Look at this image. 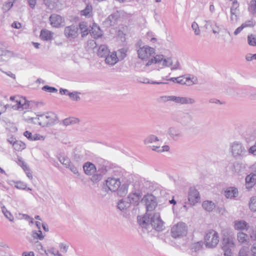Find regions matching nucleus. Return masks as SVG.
Wrapping results in <instances>:
<instances>
[{
    "instance_id": "obj_1",
    "label": "nucleus",
    "mask_w": 256,
    "mask_h": 256,
    "mask_svg": "<svg viewBox=\"0 0 256 256\" xmlns=\"http://www.w3.org/2000/svg\"><path fill=\"white\" fill-rule=\"evenodd\" d=\"M142 202L144 203L146 208V214L140 217H138L140 225L143 228H148L151 226L157 231L164 230V222L160 218L159 213H155L152 215L150 212L154 210L157 206L156 197L152 194H147L142 199Z\"/></svg>"
},
{
    "instance_id": "obj_2",
    "label": "nucleus",
    "mask_w": 256,
    "mask_h": 256,
    "mask_svg": "<svg viewBox=\"0 0 256 256\" xmlns=\"http://www.w3.org/2000/svg\"><path fill=\"white\" fill-rule=\"evenodd\" d=\"M172 118L174 121L184 127L192 125L194 122L193 114L191 112L186 110H178L174 112L172 114Z\"/></svg>"
},
{
    "instance_id": "obj_3",
    "label": "nucleus",
    "mask_w": 256,
    "mask_h": 256,
    "mask_svg": "<svg viewBox=\"0 0 256 256\" xmlns=\"http://www.w3.org/2000/svg\"><path fill=\"white\" fill-rule=\"evenodd\" d=\"M168 101H172L177 104H192L196 102L194 99L186 96H162L156 98L158 103H166Z\"/></svg>"
},
{
    "instance_id": "obj_4",
    "label": "nucleus",
    "mask_w": 256,
    "mask_h": 256,
    "mask_svg": "<svg viewBox=\"0 0 256 256\" xmlns=\"http://www.w3.org/2000/svg\"><path fill=\"white\" fill-rule=\"evenodd\" d=\"M229 152L236 160H241L246 156L247 150L240 142L234 141L230 144Z\"/></svg>"
},
{
    "instance_id": "obj_5",
    "label": "nucleus",
    "mask_w": 256,
    "mask_h": 256,
    "mask_svg": "<svg viewBox=\"0 0 256 256\" xmlns=\"http://www.w3.org/2000/svg\"><path fill=\"white\" fill-rule=\"evenodd\" d=\"M154 63L157 64L158 66L162 68L164 66L170 67L172 66L173 62L171 58H164L163 55H156L154 58L148 60L146 64V66H149Z\"/></svg>"
},
{
    "instance_id": "obj_6",
    "label": "nucleus",
    "mask_w": 256,
    "mask_h": 256,
    "mask_svg": "<svg viewBox=\"0 0 256 256\" xmlns=\"http://www.w3.org/2000/svg\"><path fill=\"white\" fill-rule=\"evenodd\" d=\"M132 186V190L127 198L130 206H137L140 200L142 198V192L139 190V186L138 184H132L130 185Z\"/></svg>"
},
{
    "instance_id": "obj_7",
    "label": "nucleus",
    "mask_w": 256,
    "mask_h": 256,
    "mask_svg": "<svg viewBox=\"0 0 256 256\" xmlns=\"http://www.w3.org/2000/svg\"><path fill=\"white\" fill-rule=\"evenodd\" d=\"M204 242L206 248H215L219 242L218 233L213 230H209L204 236Z\"/></svg>"
},
{
    "instance_id": "obj_8",
    "label": "nucleus",
    "mask_w": 256,
    "mask_h": 256,
    "mask_svg": "<svg viewBox=\"0 0 256 256\" xmlns=\"http://www.w3.org/2000/svg\"><path fill=\"white\" fill-rule=\"evenodd\" d=\"M187 228L184 222H179L173 226L171 230L172 236L174 238L183 236L186 235Z\"/></svg>"
},
{
    "instance_id": "obj_9",
    "label": "nucleus",
    "mask_w": 256,
    "mask_h": 256,
    "mask_svg": "<svg viewBox=\"0 0 256 256\" xmlns=\"http://www.w3.org/2000/svg\"><path fill=\"white\" fill-rule=\"evenodd\" d=\"M37 116H38V118H36V120H37V122L39 125L42 126H45L51 123L55 117L54 114L52 112H48L46 114H38Z\"/></svg>"
},
{
    "instance_id": "obj_10",
    "label": "nucleus",
    "mask_w": 256,
    "mask_h": 256,
    "mask_svg": "<svg viewBox=\"0 0 256 256\" xmlns=\"http://www.w3.org/2000/svg\"><path fill=\"white\" fill-rule=\"evenodd\" d=\"M154 54V49L148 46L140 48L138 50V56L142 60L148 58Z\"/></svg>"
},
{
    "instance_id": "obj_11",
    "label": "nucleus",
    "mask_w": 256,
    "mask_h": 256,
    "mask_svg": "<svg viewBox=\"0 0 256 256\" xmlns=\"http://www.w3.org/2000/svg\"><path fill=\"white\" fill-rule=\"evenodd\" d=\"M167 134L170 138L177 141L183 137V133L181 130L176 126H172L167 130Z\"/></svg>"
},
{
    "instance_id": "obj_12",
    "label": "nucleus",
    "mask_w": 256,
    "mask_h": 256,
    "mask_svg": "<svg viewBox=\"0 0 256 256\" xmlns=\"http://www.w3.org/2000/svg\"><path fill=\"white\" fill-rule=\"evenodd\" d=\"M78 28L76 26L72 24L64 28V34L67 38L71 40L78 36Z\"/></svg>"
},
{
    "instance_id": "obj_13",
    "label": "nucleus",
    "mask_w": 256,
    "mask_h": 256,
    "mask_svg": "<svg viewBox=\"0 0 256 256\" xmlns=\"http://www.w3.org/2000/svg\"><path fill=\"white\" fill-rule=\"evenodd\" d=\"M120 182L118 178H108L106 180V184L108 190L112 192H116L118 190L120 186Z\"/></svg>"
},
{
    "instance_id": "obj_14",
    "label": "nucleus",
    "mask_w": 256,
    "mask_h": 256,
    "mask_svg": "<svg viewBox=\"0 0 256 256\" xmlns=\"http://www.w3.org/2000/svg\"><path fill=\"white\" fill-rule=\"evenodd\" d=\"M50 24L52 26L58 28L64 26V19L57 14H52L49 18Z\"/></svg>"
},
{
    "instance_id": "obj_15",
    "label": "nucleus",
    "mask_w": 256,
    "mask_h": 256,
    "mask_svg": "<svg viewBox=\"0 0 256 256\" xmlns=\"http://www.w3.org/2000/svg\"><path fill=\"white\" fill-rule=\"evenodd\" d=\"M188 200L192 205L195 204L200 200V196L198 192L194 188H190Z\"/></svg>"
},
{
    "instance_id": "obj_16",
    "label": "nucleus",
    "mask_w": 256,
    "mask_h": 256,
    "mask_svg": "<svg viewBox=\"0 0 256 256\" xmlns=\"http://www.w3.org/2000/svg\"><path fill=\"white\" fill-rule=\"evenodd\" d=\"M234 244L232 238H224L222 240V248L224 252H230L231 248H234Z\"/></svg>"
},
{
    "instance_id": "obj_17",
    "label": "nucleus",
    "mask_w": 256,
    "mask_h": 256,
    "mask_svg": "<svg viewBox=\"0 0 256 256\" xmlns=\"http://www.w3.org/2000/svg\"><path fill=\"white\" fill-rule=\"evenodd\" d=\"M104 58H105L106 63L112 66L115 64L118 61V58L116 52H114L110 54V53L108 56Z\"/></svg>"
},
{
    "instance_id": "obj_18",
    "label": "nucleus",
    "mask_w": 256,
    "mask_h": 256,
    "mask_svg": "<svg viewBox=\"0 0 256 256\" xmlns=\"http://www.w3.org/2000/svg\"><path fill=\"white\" fill-rule=\"evenodd\" d=\"M16 102L17 104V106L16 108H22V110H24L29 108L30 102L27 101L24 98L18 97V98L16 99Z\"/></svg>"
},
{
    "instance_id": "obj_19",
    "label": "nucleus",
    "mask_w": 256,
    "mask_h": 256,
    "mask_svg": "<svg viewBox=\"0 0 256 256\" xmlns=\"http://www.w3.org/2000/svg\"><path fill=\"white\" fill-rule=\"evenodd\" d=\"M84 170L87 175H92L96 172V168L95 166L90 162L84 164L83 166Z\"/></svg>"
},
{
    "instance_id": "obj_20",
    "label": "nucleus",
    "mask_w": 256,
    "mask_h": 256,
    "mask_svg": "<svg viewBox=\"0 0 256 256\" xmlns=\"http://www.w3.org/2000/svg\"><path fill=\"white\" fill-rule=\"evenodd\" d=\"M256 182V176L254 174H250L246 178V186L247 188H252Z\"/></svg>"
},
{
    "instance_id": "obj_21",
    "label": "nucleus",
    "mask_w": 256,
    "mask_h": 256,
    "mask_svg": "<svg viewBox=\"0 0 256 256\" xmlns=\"http://www.w3.org/2000/svg\"><path fill=\"white\" fill-rule=\"evenodd\" d=\"M110 53V50L106 45L101 44L98 50L97 54L99 57L103 58L108 56Z\"/></svg>"
},
{
    "instance_id": "obj_22",
    "label": "nucleus",
    "mask_w": 256,
    "mask_h": 256,
    "mask_svg": "<svg viewBox=\"0 0 256 256\" xmlns=\"http://www.w3.org/2000/svg\"><path fill=\"white\" fill-rule=\"evenodd\" d=\"M224 195L228 198H234L238 196V190L235 188H228L225 190Z\"/></svg>"
},
{
    "instance_id": "obj_23",
    "label": "nucleus",
    "mask_w": 256,
    "mask_h": 256,
    "mask_svg": "<svg viewBox=\"0 0 256 256\" xmlns=\"http://www.w3.org/2000/svg\"><path fill=\"white\" fill-rule=\"evenodd\" d=\"M53 32L46 29L42 30L40 32V37L44 40H50L53 36Z\"/></svg>"
},
{
    "instance_id": "obj_24",
    "label": "nucleus",
    "mask_w": 256,
    "mask_h": 256,
    "mask_svg": "<svg viewBox=\"0 0 256 256\" xmlns=\"http://www.w3.org/2000/svg\"><path fill=\"white\" fill-rule=\"evenodd\" d=\"M90 35L94 38H98L102 36V32L100 28L96 26H94L89 30Z\"/></svg>"
},
{
    "instance_id": "obj_25",
    "label": "nucleus",
    "mask_w": 256,
    "mask_h": 256,
    "mask_svg": "<svg viewBox=\"0 0 256 256\" xmlns=\"http://www.w3.org/2000/svg\"><path fill=\"white\" fill-rule=\"evenodd\" d=\"M234 228L237 230H244L248 229V225L244 220H236L234 222Z\"/></svg>"
},
{
    "instance_id": "obj_26",
    "label": "nucleus",
    "mask_w": 256,
    "mask_h": 256,
    "mask_svg": "<svg viewBox=\"0 0 256 256\" xmlns=\"http://www.w3.org/2000/svg\"><path fill=\"white\" fill-rule=\"evenodd\" d=\"M202 206L207 212H210L215 208L216 205L212 201L206 200L202 202Z\"/></svg>"
},
{
    "instance_id": "obj_27",
    "label": "nucleus",
    "mask_w": 256,
    "mask_h": 256,
    "mask_svg": "<svg viewBox=\"0 0 256 256\" xmlns=\"http://www.w3.org/2000/svg\"><path fill=\"white\" fill-rule=\"evenodd\" d=\"M237 239L238 242L242 244H246L249 242L248 236L242 232L238 233Z\"/></svg>"
},
{
    "instance_id": "obj_28",
    "label": "nucleus",
    "mask_w": 256,
    "mask_h": 256,
    "mask_svg": "<svg viewBox=\"0 0 256 256\" xmlns=\"http://www.w3.org/2000/svg\"><path fill=\"white\" fill-rule=\"evenodd\" d=\"M130 207V204L127 198L120 200L118 203V208L124 210Z\"/></svg>"
},
{
    "instance_id": "obj_29",
    "label": "nucleus",
    "mask_w": 256,
    "mask_h": 256,
    "mask_svg": "<svg viewBox=\"0 0 256 256\" xmlns=\"http://www.w3.org/2000/svg\"><path fill=\"white\" fill-rule=\"evenodd\" d=\"M158 140L159 139L154 134H150L146 137L144 141V142L145 144L147 145Z\"/></svg>"
},
{
    "instance_id": "obj_30",
    "label": "nucleus",
    "mask_w": 256,
    "mask_h": 256,
    "mask_svg": "<svg viewBox=\"0 0 256 256\" xmlns=\"http://www.w3.org/2000/svg\"><path fill=\"white\" fill-rule=\"evenodd\" d=\"M92 6L88 4L86 8L80 12V14L90 18L92 16Z\"/></svg>"
},
{
    "instance_id": "obj_31",
    "label": "nucleus",
    "mask_w": 256,
    "mask_h": 256,
    "mask_svg": "<svg viewBox=\"0 0 256 256\" xmlns=\"http://www.w3.org/2000/svg\"><path fill=\"white\" fill-rule=\"evenodd\" d=\"M80 29L81 30L82 36L84 37L90 32L88 26L84 22H80L79 24Z\"/></svg>"
},
{
    "instance_id": "obj_32",
    "label": "nucleus",
    "mask_w": 256,
    "mask_h": 256,
    "mask_svg": "<svg viewBox=\"0 0 256 256\" xmlns=\"http://www.w3.org/2000/svg\"><path fill=\"white\" fill-rule=\"evenodd\" d=\"M131 184H123L118 190L119 194L121 196L126 195L128 192V190L129 186H130V188L132 190V186H130Z\"/></svg>"
},
{
    "instance_id": "obj_33",
    "label": "nucleus",
    "mask_w": 256,
    "mask_h": 256,
    "mask_svg": "<svg viewBox=\"0 0 256 256\" xmlns=\"http://www.w3.org/2000/svg\"><path fill=\"white\" fill-rule=\"evenodd\" d=\"M12 146L16 150L21 151L26 148V144L22 141L16 140Z\"/></svg>"
},
{
    "instance_id": "obj_34",
    "label": "nucleus",
    "mask_w": 256,
    "mask_h": 256,
    "mask_svg": "<svg viewBox=\"0 0 256 256\" xmlns=\"http://www.w3.org/2000/svg\"><path fill=\"white\" fill-rule=\"evenodd\" d=\"M59 161L66 168L71 164V162L67 156H60L58 158Z\"/></svg>"
},
{
    "instance_id": "obj_35",
    "label": "nucleus",
    "mask_w": 256,
    "mask_h": 256,
    "mask_svg": "<svg viewBox=\"0 0 256 256\" xmlns=\"http://www.w3.org/2000/svg\"><path fill=\"white\" fill-rule=\"evenodd\" d=\"M248 42L249 45L256 46V35L251 34L248 36Z\"/></svg>"
},
{
    "instance_id": "obj_36",
    "label": "nucleus",
    "mask_w": 256,
    "mask_h": 256,
    "mask_svg": "<svg viewBox=\"0 0 256 256\" xmlns=\"http://www.w3.org/2000/svg\"><path fill=\"white\" fill-rule=\"evenodd\" d=\"M249 208L252 212H256V197L251 198L249 202Z\"/></svg>"
},
{
    "instance_id": "obj_37",
    "label": "nucleus",
    "mask_w": 256,
    "mask_h": 256,
    "mask_svg": "<svg viewBox=\"0 0 256 256\" xmlns=\"http://www.w3.org/2000/svg\"><path fill=\"white\" fill-rule=\"evenodd\" d=\"M78 122V120L74 118H70L64 119L63 120V124L64 126H68L70 124H76Z\"/></svg>"
},
{
    "instance_id": "obj_38",
    "label": "nucleus",
    "mask_w": 256,
    "mask_h": 256,
    "mask_svg": "<svg viewBox=\"0 0 256 256\" xmlns=\"http://www.w3.org/2000/svg\"><path fill=\"white\" fill-rule=\"evenodd\" d=\"M2 210L4 216L8 218L10 221H12L14 217L11 213L7 210L4 206L2 207Z\"/></svg>"
},
{
    "instance_id": "obj_39",
    "label": "nucleus",
    "mask_w": 256,
    "mask_h": 256,
    "mask_svg": "<svg viewBox=\"0 0 256 256\" xmlns=\"http://www.w3.org/2000/svg\"><path fill=\"white\" fill-rule=\"evenodd\" d=\"M78 94H80V92H70L68 96L70 99H72L73 100L75 101H78L80 100V98L78 95Z\"/></svg>"
},
{
    "instance_id": "obj_40",
    "label": "nucleus",
    "mask_w": 256,
    "mask_h": 256,
    "mask_svg": "<svg viewBox=\"0 0 256 256\" xmlns=\"http://www.w3.org/2000/svg\"><path fill=\"white\" fill-rule=\"evenodd\" d=\"M32 236L34 238L40 240H42L44 238V236L42 235V232L40 230H39L38 232L33 231Z\"/></svg>"
},
{
    "instance_id": "obj_41",
    "label": "nucleus",
    "mask_w": 256,
    "mask_h": 256,
    "mask_svg": "<svg viewBox=\"0 0 256 256\" xmlns=\"http://www.w3.org/2000/svg\"><path fill=\"white\" fill-rule=\"evenodd\" d=\"M248 10L252 14L256 13V0H252L250 1Z\"/></svg>"
},
{
    "instance_id": "obj_42",
    "label": "nucleus",
    "mask_w": 256,
    "mask_h": 256,
    "mask_svg": "<svg viewBox=\"0 0 256 256\" xmlns=\"http://www.w3.org/2000/svg\"><path fill=\"white\" fill-rule=\"evenodd\" d=\"M192 30L194 31L196 35L198 36L200 35V31L199 28V26L196 22H193L192 24Z\"/></svg>"
},
{
    "instance_id": "obj_43",
    "label": "nucleus",
    "mask_w": 256,
    "mask_h": 256,
    "mask_svg": "<svg viewBox=\"0 0 256 256\" xmlns=\"http://www.w3.org/2000/svg\"><path fill=\"white\" fill-rule=\"evenodd\" d=\"M241 164L238 162H234L233 164L232 170L235 172L238 173L240 171Z\"/></svg>"
},
{
    "instance_id": "obj_44",
    "label": "nucleus",
    "mask_w": 256,
    "mask_h": 256,
    "mask_svg": "<svg viewBox=\"0 0 256 256\" xmlns=\"http://www.w3.org/2000/svg\"><path fill=\"white\" fill-rule=\"evenodd\" d=\"M42 90L48 92H56L58 90L54 87L50 86H44L42 87Z\"/></svg>"
},
{
    "instance_id": "obj_45",
    "label": "nucleus",
    "mask_w": 256,
    "mask_h": 256,
    "mask_svg": "<svg viewBox=\"0 0 256 256\" xmlns=\"http://www.w3.org/2000/svg\"><path fill=\"white\" fill-rule=\"evenodd\" d=\"M239 12H230V22L233 23H236L238 20V14Z\"/></svg>"
},
{
    "instance_id": "obj_46",
    "label": "nucleus",
    "mask_w": 256,
    "mask_h": 256,
    "mask_svg": "<svg viewBox=\"0 0 256 256\" xmlns=\"http://www.w3.org/2000/svg\"><path fill=\"white\" fill-rule=\"evenodd\" d=\"M126 50L124 48H121L118 50V59L122 60H123L126 56Z\"/></svg>"
},
{
    "instance_id": "obj_47",
    "label": "nucleus",
    "mask_w": 256,
    "mask_h": 256,
    "mask_svg": "<svg viewBox=\"0 0 256 256\" xmlns=\"http://www.w3.org/2000/svg\"><path fill=\"white\" fill-rule=\"evenodd\" d=\"M13 6V4L12 2H8L4 4L2 8V10L4 12H8L10 10Z\"/></svg>"
},
{
    "instance_id": "obj_48",
    "label": "nucleus",
    "mask_w": 256,
    "mask_h": 256,
    "mask_svg": "<svg viewBox=\"0 0 256 256\" xmlns=\"http://www.w3.org/2000/svg\"><path fill=\"white\" fill-rule=\"evenodd\" d=\"M102 176L100 175V174L97 172V174H94L92 176L91 180L94 182H96L102 179Z\"/></svg>"
},
{
    "instance_id": "obj_49",
    "label": "nucleus",
    "mask_w": 256,
    "mask_h": 256,
    "mask_svg": "<svg viewBox=\"0 0 256 256\" xmlns=\"http://www.w3.org/2000/svg\"><path fill=\"white\" fill-rule=\"evenodd\" d=\"M254 24H255V22L252 20H247L245 22L243 23L242 24V26L244 28L246 27L253 26H254Z\"/></svg>"
},
{
    "instance_id": "obj_50",
    "label": "nucleus",
    "mask_w": 256,
    "mask_h": 256,
    "mask_svg": "<svg viewBox=\"0 0 256 256\" xmlns=\"http://www.w3.org/2000/svg\"><path fill=\"white\" fill-rule=\"evenodd\" d=\"M248 248L243 247L239 252L238 256H248Z\"/></svg>"
},
{
    "instance_id": "obj_51",
    "label": "nucleus",
    "mask_w": 256,
    "mask_h": 256,
    "mask_svg": "<svg viewBox=\"0 0 256 256\" xmlns=\"http://www.w3.org/2000/svg\"><path fill=\"white\" fill-rule=\"evenodd\" d=\"M120 16V13L118 11H116V12H114V14L110 15L108 16V20H110V18H114V20L115 22H116V20L119 18Z\"/></svg>"
},
{
    "instance_id": "obj_52",
    "label": "nucleus",
    "mask_w": 256,
    "mask_h": 256,
    "mask_svg": "<svg viewBox=\"0 0 256 256\" xmlns=\"http://www.w3.org/2000/svg\"><path fill=\"white\" fill-rule=\"evenodd\" d=\"M97 172L102 176L107 172L106 167L104 166H101L100 168H98Z\"/></svg>"
},
{
    "instance_id": "obj_53",
    "label": "nucleus",
    "mask_w": 256,
    "mask_h": 256,
    "mask_svg": "<svg viewBox=\"0 0 256 256\" xmlns=\"http://www.w3.org/2000/svg\"><path fill=\"white\" fill-rule=\"evenodd\" d=\"M16 188L18 189H26V186L25 184L21 182H16V185L15 186Z\"/></svg>"
},
{
    "instance_id": "obj_54",
    "label": "nucleus",
    "mask_w": 256,
    "mask_h": 256,
    "mask_svg": "<svg viewBox=\"0 0 256 256\" xmlns=\"http://www.w3.org/2000/svg\"><path fill=\"white\" fill-rule=\"evenodd\" d=\"M202 246L203 242H198L194 244L192 248L194 249V250L196 251L202 248Z\"/></svg>"
},
{
    "instance_id": "obj_55",
    "label": "nucleus",
    "mask_w": 256,
    "mask_h": 256,
    "mask_svg": "<svg viewBox=\"0 0 256 256\" xmlns=\"http://www.w3.org/2000/svg\"><path fill=\"white\" fill-rule=\"evenodd\" d=\"M248 152L249 154H252L256 156V140L254 144L248 150Z\"/></svg>"
},
{
    "instance_id": "obj_56",
    "label": "nucleus",
    "mask_w": 256,
    "mask_h": 256,
    "mask_svg": "<svg viewBox=\"0 0 256 256\" xmlns=\"http://www.w3.org/2000/svg\"><path fill=\"white\" fill-rule=\"evenodd\" d=\"M68 245L64 243H60L59 244L60 248L64 253L68 252Z\"/></svg>"
},
{
    "instance_id": "obj_57",
    "label": "nucleus",
    "mask_w": 256,
    "mask_h": 256,
    "mask_svg": "<svg viewBox=\"0 0 256 256\" xmlns=\"http://www.w3.org/2000/svg\"><path fill=\"white\" fill-rule=\"evenodd\" d=\"M67 168H68L74 174H78V168L72 164Z\"/></svg>"
},
{
    "instance_id": "obj_58",
    "label": "nucleus",
    "mask_w": 256,
    "mask_h": 256,
    "mask_svg": "<svg viewBox=\"0 0 256 256\" xmlns=\"http://www.w3.org/2000/svg\"><path fill=\"white\" fill-rule=\"evenodd\" d=\"M250 252L252 256H256V242H254L252 246Z\"/></svg>"
},
{
    "instance_id": "obj_59",
    "label": "nucleus",
    "mask_w": 256,
    "mask_h": 256,
    "mask_svg": "<svg viewBox=\"0 0 256 256\" xmlns=\"http://www.w3.org/2000/svg\"><path fill=\"white\" fill-rule=\"evenodd\" d=\"M181 69L182 68L178 61H176L174 64L170 68L171 70Z\"/></svg>"
},
{
    "instance_id": "obj_60",
    "label": "nucleus",
    "mask_w": 256,
    "mask_h": 256,
    "mask_svg": "<svg viewBox=\"0 0 256 256\" xmlns=\"http://www.w3.org/2000/svg\"><path fill=\"white\" fill-rule=\"evenodd\" d=\"M24 135L29 140H32V134L28 132V131H26L24 133Z\"/></svg>"
},
{
    "instance_id": "obj_61",
    "label": "nucleus",
    "mask_w": 256,
    "mask_h": 256,
    "mask_svg": "<svg viewBox=\"0 0 256 256\" xmlns=\"http://www.w3.org/2000/svg\"><path fill=\"white\" fill-rule=\"evenodd\" d=\"M106 22L110 26H114L116 24L114 18H110V19L108 20V18L106 20Z\"/></svg>"
},
{
    "instance_id": "obj_62",
    "label": "nucleus",
    "mask_w": 256,
    "mask_h": 256,
    "mask_svg": "<svg viewBox=\"0 0 256 256\" xmlns=\"http://www.w3.org/2000/svg\"><path fill=\"white\" fill-rule=\"evenodd\" d=\"M48 252L49 253L54 255V256H56V254H58V253L59 252L58 250H56V249H55L54 248H51L48 250Z\"/></svg>"
},
{
    "instance_id": "obj_63",
    "label": "nucleus",
    "mask_w": 256,
    "mask_h": 256,
    "mask_svg": "<svg viewBox=\"0 0 256 256\" xmlns=\"http://www.w3.org/2000/svg\"><path fill=\"white\" fill-rule=\"evenodd\" d=\"M12 26L14 28L18 29L21 28L22 26H21L20 23L18 22H14L12 24Z\"/></svg>"
},
{
    "instance_id": "obj_64",
    "label": "nucleus",
    "mask_w": 256,
    "mask_h": 256,
    "mask_svg": "<svg viewBox=\"0 0 256 256\" xmlns=\"http://www.w3.org/2000/svg\"><path fill=\"white\" fill-rule=\"evenodd\" d=\"M244 28L242 24L241 26H239L235 30L234 32V34L236 36L238 35L242 31Z\"/></svg>"
}]
</instances>
